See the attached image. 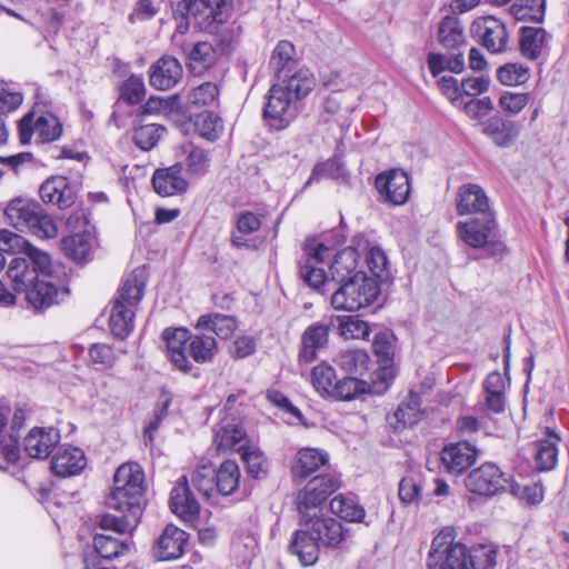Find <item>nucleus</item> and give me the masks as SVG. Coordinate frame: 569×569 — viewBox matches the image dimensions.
I'll return each mask as SVG.
<instances>
[{
  "label": "nucleus",
  "instance_id": "nucleus-23",
  "mask_svg": "<svg viewBox=\"0 0 569 569\" xmlns=\"http://www.w3.org/2000/svg\"><path fill=\"white\" fill-rule=\"evenodd\" d=\"M86 466L84 452L71 446L59 447L51 461L52 471L63 478L79 475Z\"/></svg>",
  "mask_w": 569,
  "mask_h": 569
},
{
  "label": "nucleus",
  "instance_id": "nucleus-30",
  "mask_svg": "<svg viewBox=\"0 0 569 569\" xmlns=\"http://www.w3.org/2000/svg\"><path fill=\"white\" fill-rule=\"evenodd\" d=\"M329 326L313 323L301 336L299 361L310 363L317 358V351L328 343Z\"/></svg>",
  "mask_w": 569,
  "mask_h": 569
},
{
  "label": "nucleus",
  "instance_id": "nucleus-4",
  "mask_svg": "<svg viewBox=\"0 0 569 569\" xmlns=\"http://www.w3.org/2000/svg\"><path fill=\"white\" fill-rule=\"evenodd\" d=\"M468 548L456 541L452 530H441L431 542L427 569H468Z\"/></svg>",
  "mask_w": 569,
  "mask_h": 569
},
{
  "label": "nucleus",
  "instance_id": "nucleus-32",
  "mask_svg": "<svg viewBox=\"0 0 569 569\" xmlns=\"http://www.w3.org/2000/svg\"><path fill=\"white\" fill-rule=\"evenodd\" d=\"M188 58V67L196 74H201L214 64L218 58V51L207 41L187 43V51H183Z\"/></svg>",
  "mask_w": 569,
  "mask_h": 569
},
{
  "label": "nucleus",
  "instance_id": "nucleus-58",
  "mask_svg": "<svg viewBox=\"0 0 569 569\" xmlns=\"http://www.w3.org/2000/svg\"><path fill=\"white\" fill-rule=\"evenodd\" d=\"M191 483L200 493L210 497L216 491L214 470L209 465L198 466L191 475Z\"/></svg>",
  "mask_w": 569,
  "mask_h": 569
},
{
  "label": "nucleus",
  "instance_id": "nucleus-36",
  "mask_svg": "<svg viewBox=\"0 0 569 569\" xmlns=\"http://www.w3.org/2000/svg\"><path fill=\"white\" fill-rule=\"evenodd\" d=\"M144 287V271L139 269L134 270L123 281V284L114 301L120 302L121 305H128V307L136 309L143 297Z\"/></svg>",
  "mask_w": 569,
  "mask_h": 569
},
{
  "label": "nucleus",
  "instance_id": "nucleus-44",
  "mask_svg": "<svg viewBox=\"0 0 569 569\" xmlns=\"http://www.w3.org/2000/svg\"><path fill=\"white\" fill-rule=\"evenodd\" d=\"M93 547L101 558L113 559L124 555L129 550L130 545L126 541H120L110 535L96 533L93 538Z\"/></svg>",
  "mask_w": 569,
  "mask_h": 569
},
{
  "label": "nucleus",
  "instance_id": "nucleus-56",
  "mask_svg": "<svg viewBox=\"0 0 569 569\" xmlns=\"http://www.w3.org/2000/svg\"><path fill=\"white\" fill-rule=\"evenodd\" d=\"M311 382L320 395L330 396L336 382V371L331 366L320 363L312 369Z\"/></svg>",
  "mask_w": 569,
  "mask_h": 569
},
{
  "label": "nucleus",
  "instance_id": "nucleus-48",
  "mask_svg": "<svg viewBox=\"0 0 569 569\" xmlns=\"http://www.w3.org/2000/svg\"><path fill=\"white\" fill-rule=\"evenodd\" d=\"M420 407L421 400L419 395L410 392L408 398L398 406L395 417L403 426H413L422 418L423 412Z\"/></svg>",
  "mask_w": 569,
  "mask_h": 569
},
{
  "label": "nucleus",
  "instance_id": "nucleus-34",
  "mask_svg": "<svg viewBox=\"0 0 569 569\" xmlns=\"http://www.w3.org/2000/svg\"><path fill=\"white\" fill-rule=\"evenodd\" d=\"M43 279H34L24 292L27 301L37 310L46 309L56 302L58 290L56 286Z\"/></svg>",
  "mask_w": 569,
  "mask_h": 569
},
{
  "label": "nucleus",
  "instance_id": "nucleus-57",
  "mask_svg": "<svg viewBox=\"0 0 569 569\" xmlns=\"http://www.w3.org/2000/svg\"><path fill=\"white\" fill-rule=\"evenodd\" d=\"M24 257L30 260L32 264L30 269L34 270L36 279L50 278L52 276L53 264L49 253L31 246Z\"/></svg>",
  "mask_w": 569,
  "mask_h": 569
},
{
  "label": "nucleus",
  "instance_id": "nucleus-27",
  "mask_svg": "<svg viewBox=\"0 0 569 569\" xmlns=\"http://www.w3.org/2000/svg\"><path fill=\"white\" fill-rule=\"evenodd\" d=\"M560 440V436L555 429L546 428L543 437L536 442L535 462L538 470L549 471L556 467Z\"/></svg>",
  "mask_w": 569,
  "mask_h": 569
},
{
  "label": "nucleus",
  "instance_id": "nucleus-12",
  "mask_svg": "<svg viewBox=\"0 0 569 569\" xmlns=\"http://www.w3.org/2000/svg\"><path fill=\"white\" fill-rule=\"evenodd\" d=\"M18 130L22 144L30 142L33 132L41 142H51L61 136L62 124L52 113L41 114L33 121V113L29 112L20 120Z\"/></svg>",
  "mask_w": 569,
  "mask_h": 569
},
{
  "label": "nucleus",
  "instance_id": "nucleus-37",
  "mask_svg": "<svg viewBox=\"0 0 569 569\" xmlns=\"http://www.w3.org/2000/svg\"><path fill=\"white\" fill-rule=\"evenodd\" d=\"M372 348L381 362V370L376 371L373 373V377H376L380 381H387L389 387L393 378L392 370L391 368L388 367L393 356V348L390 340V335L387 332L377 333L373 338Z\"/></svg>",
  "mask_w": 569,
  "mask_h": 569
},
{
  "label": "nucleus",
  "instance_id": "nucleus-39",
  "mask_svg": "<svg viewBox=\"0 0 569 569\" xmlns=\"http://www.w3.org/2000/svg\"><path fill=\"white\" fill-rule=\"evenodd\" d=\"M238 327L237 320L227 315L214 313L201 316L196 325L197 329L214 332L221 339H229Z\"/></svg>",
  "mask_w": 569,
  "mask_h": 569
},
{
  "label": "nucleus",
  "instance_id": "nucleus-55",
  "mask_svg": "<svg viewBox=\"0 0 569 569\" xmlns=\"http://www.w3.org/2000/svg\"><path fill=\"white\" fill-rule=\"evenodd\" d=\"M196 127L199 134L209 141L218 139L223 130L222 120L211 111L199 114Z\"/></svg>",
  "mask_w": 569,
  "mask_h": 569
},
{
  "label": "nucleus",
  "instance_id": "nucleus-18",
  "mask_svg": "<svg viewBox=\"0 0 569 569\" xmlns=\"http://www.w3.org/2000/svg\"><path fill=\"white\" fill-rule=\"evenodd\" d=\"M388 389L387 381H380L376 377L372 378L371 382L355 378L348 377L341 380H336L332 392H330V397H333L338 400H351L356 398L360 393H382Z\"/></svg>",
  "mask_w": 569,
  "mask_h": 569
},
{
  "label": "nucleus",
  "instance_id": "nucleus-35",
  "mask_svg": "<svg viewBox=\"0 0 569 569\" xmlns=\"http://www.w3.org/2000/svg\"><path fill=\"white\" fill-rule=\"evenodd\" d=\"M359 260V252L353 247H347L336 253L330 264L331 280L338 283L348 280L355 274Z\"/></svg>",
  "mask_w": 569,
  "mask_h": 569
},
{
  "label": "nucleus",
  "instance_id": "nucleus-11",
  "mask_svg": "<svg viewBox=\"0 0 569 569\" xmlns=\"http://www.w3.org/2000/svg\"><path fill=\"white\" fill-rule=\"evenodd\" d=\"M508 480L495 463H483L465 478L466 488L476 495L492 497L506 489Z\"/></svg>",
  "mask_w": 569,
  "mask_h": 569
},
{
  "label": "nucleus",
  "instance_id": "nucleus-40",
  "mask_svg": "<svg viewBox=\"0 0 569 569\" xmlns=\"http://www.w3.org/2000/svg\"><path fill=\"white\" fill-rule=\"evenodd\" d=\"M7 277L16 292H22L36 279L34 270L30 269V263L22 256H16L10 260Z\"/></svg>",
  "mask_w": 569,
  "mask_h": 569
},
{
  "label": "nucleus",
  "instance_id": "nucleus-15",
  "mask_svg": "<svg viewBox=\"0 0 569 569\" xmlns=\"http://www.w3.org/2000/svg\"><path fill=\"white\" fill-rule=\"evenodd\" d=\"M162 338L166 341L167 353L172 365L180 371H191L192 363L189 360L190 331L186 328H167L162 332Z\"/></svg>",
  "mask_w": 569,
  "mask_h": 569
},
{
  "label": "nucleus",
  "instance_id": "nucleus-29",
  "mask_svg": "<svg viewBox=\"0 0 569 569\" xmlns=\"http://www.w3.org/2000/svg\"><path fill=\"white\" fill-rule=\"evenodd\" d=\"M328 461L327 452L316 448H302L297 452L291 466L292 477L300 481L305 480L320 467L327 465Z\"/></svg>",
  "mask_w": 569,
  "mask_h": 569
},
{
  "label": "nucleus",
  "instance_id": "nucleus-46",
  "mask_svg": "<svg viewBox=\"0 0 569 569\" xmlns=\"http://www.w3.org/2000/svg\"><path fill=\"white\" fill-rule=\"evenodd\" d=\"M217 349L216 339L206 335H191V343H189V356L198 362L204 363L211 361Z\"/></svg>",
  "mask_w": 569,
  "mask_h": 569
},
{
  "label": "nucleus",
  "instance_id": "nucleus-8",
  "mask_svg": "<svg viewBox=\"0 0 569 569\" xmlns=\"http://www.w3.org/2000/svg\"><path fill=\"white\" fill-rule=\"evenodd\" d=\"M296 100L284 90L283 83H274L267 97L263 116L277 130L286 128L296 117Z\"/></svg>",
  "mask_w": 569,
  "mask_h": 569
},
{
  "label": "nucleus",
  "instance_id": "nucleus-22",
  "mask_svg": "<svg viewBox=\"0 0 569 569\" xmlns=\"http://www.w3.org/2000/svg\"><path fill=\"white\" fill-rule=\"evenodd\" d=\"M60 441V433L54 428H32L24 438V451L36 459H46Z\"/></svg>",
  "mask_w": 569,
  "mask_h": 569
},
{
  "label": "nucleus",
  "instance_id": "nucleus-3",
  "mask_svg": "<svg viewBox=\"0 0 569 569\" xmlns=\"http://www.w3.org/2000/svg\"><path fill=\"white\" fill-rule=\"evenodd\" d=\"M379 293V284L373 278L355 272L331 293L330 303L336 310L355 312L372 305Z\"/></svg>",
  "mask_w": 569,
  "mask_h": 569
},
{
  "label": "nucleus",
  "instance_id": "nucleus-60",
  "mask_svg": "<svg viewBox=\"0 0 569 569\" xmlns=\"http://www.w3.org/2000/svg\"><path fill=\"white\" fill-rule=\"evenodd\" d=\"M138 522L123 513L121 517L103 513L98 519V527L103 531L111 530L116 533H126L136 528Z\"/></svg>",
  "mask_w": 569,
  "mask_h": 569
},
{
  "label": "nucleus",
  "instance_id": "nucleus-10",
  "mask_svg": "<svg viewBox=\"0 0 569 569\" xmlns=\"http://www.w3.org/2000/svg\"><path fill=\"white\" fill-rule=\"evenodd\" d=\"M249 439L241 423L233 417H224L213 428L211 450L217 455L241 452Z\"/></svg>",
  "mask_w": 569,
  "mask_h": 569
},
{
  "label": "nucleus",
  "instance_id": "nucleus-21",
  "mask_svg": "<svg viewBox=\"0 0 569 569\" xmlns=\"http://www.w3.org/2000/svg\"><path fill=\"white\" fill-rule=\"evenodd\" d=\"M188 535L173 525H168L156 541L154 557L158 560H173L182 556Z\"/></svg>",
  "mask_w": 569,
  "mask_h": 569
},
{
  "label": "nucleus",
  "instance_id": "nucleus-25",
  "mask_svg": "<svg viewBox=\"0 0 569 569\" xmlns=\"http://www.w3.org/2000/svg\"><path fill=\"white\" fill-rule=\"evenodd\" d=\"M181 164L157 169L152 177L154 191L162 197L183 193L188 189L187 180L181 176Z\"/></svg>",
  "mask_w": 569,
  "mask_h": 569
},
{
  "label": "nucleus",
  "instance_id": "nucleus-13",
  "mask_svg": "<svg viewBox=\"0 0 569 569\" xmlns=\"http://www.w3.org/2000/svg\"><path fill=\"white\" fill-rule=\"evenodd\" d=\"M375 186L385 201L391 204H403L410 194L408 174L398 169H391L376 177Z\"/></svg>",
  "mask_w": 569,
  "mask_h": 569
},
{
  "label": "nucleus",
  "instance_id": "nucleus-6",
  "mask_svg": "<svg viewBox=\"0 0 569 569\" xmlns=\"http://www.w3.org/2000/svg\"><path fill=\"white\" fill-rule=\"evenodd\" d=\"M173 16L191 14L193 23L206 29L212 23H222L229 16L226 0H171Z\"/></svg>",
  "mask_w": 569,
  "mask_h": 569
},
{
  "label": "nucleus",
  "instance_id": "nucleus-42",
  "mask_svg": "<svg viewBox=\"0 0 569 569\" xmlns=\"http://www.w3.org/2000/svg\"><path fill=\"white\" fill-rule=\"evenodd\" d=\"M216 491L229 496L233 493L240 481V469L236 461L226 460L214 471Z\"/></svg>",
  "mask_w": 569,
  "mask_h": 569
},
{
  "label": "nucleus",
  "instance_id": "nucleus-2",
  "mask_svg": "<svg viewBox=\"0 0 569 569\" xmlns=\"http://www.w3.org/2000/svg\"><path fill=\"white\" fill-rule=\"evenodd\" d=\"M144 475L137 462L122 463L113 476V489L106 497L109 509L139 521L143 508Z\"/></svg>",
  "mask_w": 569,
  "mask_h": 569
},
{
  "label": "nucleus",
  "instance_id": "nucleus-24",
  "mask_svg": "<svg viewBox=\"0 0 569 569\" xmlns=\"http://www.w3.org/2000/svg\"><path fill=\"white\" fill-rule=\"evenodd\" d=\"M94 240L93 231L83 229L63 237L60 241L61 251L74 262H86L91 259Z\"/></svg>",
  "mask_w": 569,
  "mask_h": 569
},
{
  "label": "nucleus",
  "instance_id": "nucleus-38",
  "mask_svg": "<svg viewBox=\"0 0 569 569\" xmlns=\"http://www.w3.org/2000/svg\"><path fill=\"white\" fill-rule=\"evenodd\" d=\"M134 308L113 301L109 326L114 337L124 339L133 329Z\"/></svg>",
  "mask_w": 569,
  "mask_h": 569
},
{
  "label": "nucleus",
  "instance_id": "nucleus-53",
  "mask_svg": "<svg viewBox=\"0 0 569 569\" xmlns=\"http://www.w3.org/2000/svg\"><path fill=\"white\" fill-rule=\"evenodd\" d=\"M546 0H521L510 7V12L517 20L542 21Z\"/></svg>",
  "mask_w": 569,
  "mask_h": 569
},
{
  "label": "nucleus",
  "instance_id": "nucleus-16",
  "mask_svg": "<svg viewBox=\"0 0 569 569\" xmlns=\"http://www.w3.org/2000/svg\"><path fill=\"white\" fill-rule=\"evenodd\" d=\"M169 506L171 511L186 522H193L198 518L200 505L191 492L186 476H182L171 489Z\"/></svg>",
  "mask_w": 569,
  "mask_h": 569
},
{
  "label": "nucleus",
  "instance_id": "nucleus-50",
  "mask_svg": "<svg viewBox=\"0 0 569 569\" xmlns=\"http://www.w3.org/2000/svg\"><path fill=\"white\" fill-rule=\"evenodd\" d=\"M468 569H493L497 563V550L490 545H478L468 549Z\"/></svg>",
  "mask_w": 569,
  "mask_h": 569
},
{
  "label": "nucleus",
  "instance_id": "nucleus-64",
  "mask_svg": "<svg viewBox=\"0 0 569 569\" xmlns=\"http://www.w3.org/2000/svg\"><path fill=\"white\" fill-rule=\"evenodd\" d=\"M530 93L506 91L499 97V107L509 114H518L530 101Z\"/></svg>",
  "mask_w": 569,
  "mask_h": 569
},
{
  "label": "nucleus",
  "instance_id": "nucleus-19",
  "mask_svg": "<svg viewBox=\"0 0 569 569\" xmlns=\"http://www.w3.org/2000/svg\"><path fill=\"white\" fill-rule=\"evenodd\" d=\"M481 132L487 136L499 148L510 147L520 133L516 121L493 114L481 122Z\"/></svg>",
  "mask_w": 569,
  "mask_h": 569
},
{
  "label": "nucleus",
  "instance_id": "nucleus-28",
  "mask_svg": "<svg viewBox=\"0 0 569 569\" xmlns=\"http://www.w3.org/2000/svg\"><path fill=\"white\" fill-rule=\"evenodd\" d=\"M39 207L40 204L31 199L17 197L7 204L3 214L10 226L22 231L32 222Z\"/></svg>",
  "mask_w": 569,
  "mask_h": 569
},
{
  "label": "nucleus",
  "instance_id": "nucleus-5",
  "mask_svg": "<svg viewBox=\"0 0 569 569\" xmlns=\"http://www.w3.org/2000/svg\"><path fill=\"white\" fill-rule=\"evenodd\" d=\"M457 232L459 238L471 248H487L492 253L505 251L503 243L497 238V221L493 213L459 221Z\"/></svg>",
  "mask_w": 569,
  "mask_h": 569
},
{
  "label": "nucleus",
  "instance_id": "nucleus-62",
  "mask_svg": "<svg viewBox=\"0 0 569 569\" xmlns=\"http://www.w3.org/2000/svg\"><path fill=\"white\" fill-rule=\"evenodd\" d=\"M146 87L140 77H129L120 88V97L130 104H137L144 98Z\"/></svg>",
  "mask_w": 569,
  "mask_h": 569
},
{
  "label": "nucleus",
  "instance_id": "nucleus-47",
  "mask_svg": "<svg viewBox=\"0 0 569 569\" xmlns=\"http://www.w3.org/2000/svg\"><path fill=\"white\" fill-rule=\"evenodd\" d=\"M330 510L350 522L361 521L365 518V509L358 505L353 498H347L342 495L335 497L330 501Z\"/></svg>",
  "mask_w": 569,
  "mask_h": 569
},
{
  "label": "nucleus",
  "instance_id": "nucleus-1",
  "mask_svg": "<svg viewBox=\"0 0 569 569\" xmlns=\"http://www.w3.org/2000/svg\"><path fill=\"white\" fill-rule=\"evenodd\" d=\"M306 529L293 533L289 551L296 555L303 566L313 565L319 557V547H338L345 539L342 525L330 517L312 515L303 520Z\"/></svg>",
  "mask_w": 569,
  "mask_h": 569
},
{
  "label": "nucleus",
  "instance_id": "nucleus-33",
  "mask_svg": "<svg viewBox=\"0 0 569 569\" xmlns=\"http://www.w3.org/2000/svg\"><path fill=\"white\" fill-rule=\"evenodd\" d=\"M550 34L542 28L522 27L520 32V52L529 59H538L548 47Z\"/></svg>",
  "mask_w": 569,
  "mask_h": 569
},
{
  "label": "nucleus",
  "instance_id": "nucleus-9",
  "mask_svg": "<svg viewBox=\"0 0 569 569\" xmlns=\"http://www.w3.org/2000/svg\"><path fill=\"white\" fill-rule=\"evenodd\" d=\"M471 33L490 53H501L507 50L509 32L506 24L496 17L477 18L471 24Z\"/></svg>",
  "mask_w": 569,
  "mask_h": 569
},
{
  "label": "nucleus",
  "instance_id": "nucleus-51",
  "mask_svg": "<svg viewBox=\"0 0 569 569\" xmlns=\"http://www.w3.org/2000/svg\"><path fill=\"white\" fill-rule=\"evenodd\" d=\"M166 133V128L160 124L150 123L140 126L133 131V142L143 151L152 149Z\"/></svg>",
  "mask_w": 569,
  "mask_h": 569
},
{
  "label": "nucleus",
  "instance_id": "nucleus-17",
  "mask_svg": "<svg viewBox=\"0 0 569 569\" xmlns=\"http://www.w3.org/2000/svg\"><path fill=\"white\" fill-rule=\"evenodd\" d=\"M456 209L460 216L482 217L485 213H493L490 210L489 199L485 190L473 183L463 184L459 188Z\"/></svg>",
  "mask_w": 569,
  "mask_h": 569
},
{
  "label": "nucleus",
  "instance_id": "nucleus-31",
  "mask_svg": "<svg viewBox=\"0 0 569 569\" xmlns=\"http://www.w3.org/2000/svg\"><path fill=\"white\" fill-rule=\"evenodd\" d=\"M437 39L447 50H458L466 46L467 38L462 21L456 16L442 18L438 24Z\"/></svg>",
  "mask_w": 569,
  "mask_h": 569
},
{
  "label": "nucleus",
  "instance_id": "nucleus-14",
  "mask_svg": "<svg viewBox=\"0 0 569 569\" xmlns=\"http://www.w3.org/2000/svg\"><path fill=\"white\" fill-rule=\"evenodd\" d=\"M77 184L63 176L48 178L39 189V194L44 203L67 209L76 202Z\"/></svg>",
  "mask_w": 569,
  "mask_h": 569
},
{
  "label": "nucleus",
  "instance_id": "nucleus-43",
  "mask_svg": "<svg viewBox=\"0 0 569 569\" xmlns=\"http://www.w3.org/2000/svg\"><path fill=\"white\" fill-rule=\"evenodd\" d=\"M427 62L433 77H437L443 71L460 73L465 68V59L460 52L453 54L431 52L428 56Z\"/></svg>",
  "mask_w": 569,
  "mask_h": 569
},
{
  "label": "nucleus",
  "instance_id": "nucleus-49",
  "mask_svg": "<svg viewBox=\"0 0 569 569\" xmlns=\"http://www.w3.org/2000/svg\"><path fill=\"white\" fill-rule=\"evenodd\" d=\"M284 90L297 101L306 97L315 86V79L308 70H299L288 80H282Z\"/></svg>",
  "mask_w": 569,
  "mask_h": 569
},
{
  "label": "nucleus",
  "instance_id": "nucleus-59",
  "mask_svg": "<svg viewBox=\"0 0 569 569\" xmlns=\"http://www.w3.org/2000/svg\"><path fill=\"white\" fill-rule=\"evenodd\" d=\"M497 78L505 86H520L529 79V69L520 63H507L497 70Z\"/></svg>",
  "mask_w": 569,
  "mask_h": 569
},
{
  "label": "nucleus",
  "instance_id": "nucleus-63",
  "mask_svg": "<svg viewBox=\"0 0 569 569\" xmlns=\"http://www.w3.org/2000/svg\"><path fill=\"white\" fill-rule=\"evenodd\" d=\"M510 492L528 505H538L543 499V488L539 483H510Z\"/></svg>",
  "mask_w": 569,
  "mask_h": 569
},
{
  "label": "nucleus",
  "instance_id": "nucleus-45",
  "mask_svg": "<svg viewBox=\"0 0 569 569\" xmlns=\"http://www.w3.org/2000/svg\"><path fill=\"white\" fill-rule=\"evenodd\" d=\"M338 333L346 340L367 339L370 335L368 322L353 316H339L336 318Z\"/></svg>",
  "mask_w": 569,
  "mask_h": 569
},
{
  "label": "nucleus",
  "instance_id": "nucleus-41",
  "mask_svg": "<svg viewBox=\"0 0 569 569\" xmlns=\"http://www.w3.org/2000/svg\"><path fill=\"white\" fill-rule=\"evenodd\" d=\"M336 363L346 373L363 376L369 370L370 357L361 349L345 350L337 356Z\"/></svg>",
  "mask_w": 569,
  "mask_h": 569
},
{
  "label": "nucleus",
  "instance_id": "nucleus-52",
  "mask_svg": "<svg viewBox=\"0 0 569 569\" xmlns=\"http://www.w3.org/2000/svg\"><path fill=\"white\" fill-rule=\"evenodd\" d=\"M308 491H311L310 481L297 496V509L302 520L312 518V515H319L320 507L326 501L325 499H321L318 490L312 492Z\"/></svg>",
  "mask_w": 569,
  "mask_h": 569
},
{
  "label": "nucleus",
  "instance_id": "nucleus-20",
  "mask_svg": "<svg viewBox=\"0 0 569 569\" xmlns=\"http://www.w3.org/2000/svg\"><path fill=\"white\" fill-rule=\"evenodd\" d=\"M440 458L448 472L461 475L475 463L477 450L466 441L450 443L442 449Z\"/></svg>",
  "mask_w": 569,
  "mask_h": 569
},
{
  "label": "nucleus",
  "instance_id": "nucleus-54",
  "mask_svg": "<svg viewBox=\"0 0 569 569\" xmlns=\"http://www.w3.org/2000/svg\"><path fill=\"white\" fill-rule=\"evenodd\" d=\"M27 229L40 239H52L58 236L57 223L50 214L44 212L41 206Z\"/></svg>",
  "mask_w": 569,
  "mask_h": 569
},
{
  "label": "nucleus",
  "instance_id": "nucleus-26",
  "mask_svg": "<svg viewBox=\"0 0 569 569\" xmlns=\"http://www.w3.org/2000/svg\"><path fill=\"white\" fill-rule=\"evenodd\" d=\"M182 77V67L173 57H162L150 68V84L159 90H168Z\"/></svg>",
  "mask_w": 569,
  "mask_h": 569
},
{
  "label": "nucleus",
  "instance_id": "nucleus-7",
  "mask_svg": "<svg viewBox=\"0 0 569 569\" xmlns=\"http://www.w3.org/2000/svg\"><path fill=\"white\" fill-rule=\"evenodd\" d=\"M329 249L316 239H308L303 244V256L299 260L300 278L312 289L325 295L329 280L323 269L318 268Z\"/></svg>",
  "mask_w": 569,
  "mask_h": 569
},
{
  "label": "nucleus",
  "instance_id": "nucleus-61",
  "mask_svg": "<svg viewBox=\"0 0 569 569\" xmlns=\"http://www.w3.org/2000/svg\"><path fill=\"white\" fill-rule=\"evenodd\" d=\"M219 88L216 83L204 82L197 88H193L189 94L188 100L190 103L204 107L210 106L218 100Z\"/></svg>",
  "mask_w": 569,
  "mask_h": 569
}]
</instances>
